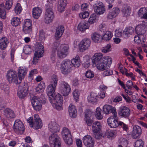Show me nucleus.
Masks as SVG:
<instances>
[{
	"mask_svg": "<svg viewBox=\"0 0 147 147\" xmlns=\"http://www.w3.org/2000/svg\"><path fill=\"white\" fill-rule=\"evenodd\" d=\"M57 81V76L53 75L51 77V84L47 88V94L50 102L54 108L57 110H61L62 109L63 97L59 94H55V90Z\"/></svg>",
	"mask_w": 147,
	"mask_h": 147,
	"instance_id": "f257e3e1",
	"label": "nucleus"
},
{
	"mask_svg": "<svg viewBox=\"0 0 147 147\" xmlns=\"http://www.w3.org/2000/svg\"><path fill=\"white\" fill-rule=\"evenodd\" d=\"M46 9L44 17V22L45 23L49 24L53 21L54 18V13L52 9L53 4L49 3L46 5Z\"/></svg>",
	"mask_w": 147,
	"mask_h": 147,
	"instance_id": "f03ea898",
	"label": "nucleus"
},
{
	"mask_svg": "<svg viewBox=\"0 0 147 147\" xmlns=\"http://www.w3.org/2000/svg\"><path fill=\"white\" fill-rule=\"evenodd\" d=\"M27 121L29 123L30 127H33L35 129L41 128L42 127V124L41 120L37 114L34 115L33 119L32 117H30L27 119Z\"/></svg>",
	"mask_w": 147,
	"mask_h": 147,
	"instance_id": "7ed1b4c3",
	"label": "nucleus"
},
{
	"mask_svg": "<svg viewBox=\"0 0 147 147\" xmlns=\"http://www.w3.org/2000/svg\"><path fill=\"white\" fill-rule=\"evenodd\" d=\"M112 63V59L107 56L104 58V60H102V62L98 63L95 64L98 69L103 71L109 68Z\"/></svg>",
	"mask_w": 147,
	"mask_h": 147,
	"instance_id": "20e7f679",
	"label": "nucleus"
},
{
	"mask_svg": "<svg viewBox=\"0 0 147 147\" xmlns=\"http://www.w3.org/2000/svg\"><path fill=\"white\" fill-rule=\"evenodd\" d=\"M73 67L72 63L70 60L67 59L63 61L61 67L62 73L64 74H68L71 71Z\"/></svg>",
	"mask_w": 147,
	"mask_h": 147,
	"instance_id": "39448f33",
	"label": "nucleus"
},
{
	"mask_svg": "<svg viewBox=\"0 0 147 147\" xmlns=\"http://www.w3.org/2000/svg\"><path fill=\"white\" fill-rule=\"evenodd\" d=\"M49 140L51 147H61V139L58 135L54 133L52 134Z\"/></svg>",
	"mask_w": 147,
	"mask_h": 147,
	"instance_id": "423d86ee",
	"label": "nucleus"
},
{
	"mask_svg": "<svg viewBox=\"0 0 147 147\" xmlns=\"http://www.w3.org/2000/svg\"><path fill=\"white\" fill-rule=\"evenodd\" d=\"M14 131L18 134H23L25 129V127L22 122L19 119L16 120L13 126Z\"/></svg>",
	"mask_w": 147,
	"mask_h": 147,
	"instance_id": "0eeeda50",
	"label": "nucleus"
},
{
	"mask_svg": "<svg viewBox=\"0 0 147 147\" xmlns=\"http://www.w3.org/2000/svg\"><path fill=\"white\" fill-rule=\"evenodd\" d=\"M31 102L32 105L34 109L36 111H39L42 107V103L45 104V101H42L40 98L36 96H34L31 99Z\"/></svg>",
	"mask_w": 147,
	"mask_h": 147,
	"instance_id": "6e6552de",
	"label": "nucleus"
},
{
	"mask_svg": "<svg viewBox=\"0 0 147 147\" xmlns=\"http://www.w3.org/2000/svg\"><path fill=\"white\" fill-rule=\"evenodd\" d=\"M28 86L27 84H23L19 86L18 95L20 98L23 99L28 94Z\"/></svg>",
	"mask_w": 147,
	"mask_h": 147,
	"instance_id": "1a4fd4ad",
	"label": "nucleus"
},
{
	"mask_svg": "<svg viewBox=\"0 0 147 147\" xmlns=\"http://www.w3.org/2000/svg\"><path fill=\"white\" fill-rule=\"evenodd\" d=\"M7 78L10 83H13L16 84L20 83L19 80H18L16 72L10 70L7 72Z\"/></svg>",
	"mask_w": 147,
	"mask_h": 147,
	"instance_id": "9d476101",
	"label": "nucleus"
},
{
	"mask_svg": "<svg viewBox=\"0 0 147 147\" xmlns=\"http://www.w3.org/2000/svg\"><path fill=\"white\" fill-rule=\"evenodd\" d=\"M117 114L109 118L107 121L108 124L111 127L115 128L119 125V121L117 118Z\"/></svg>",
	"mask_w": 147,
	"mask_h": 147,
	"instance_id": "9b49d317",
	"label": "nucleus"
},
{
	"mask_svg": "<svg viewBox=\"0 0 147 147\" xmlns=\"http://www.w3.org/2000/svg\"><path fill=\"white\" fill-rule=\"evenodd\" d=\"M94 12L97 15L102 14L105 11L104 5L101 2H99L93 6Z\"/></svg>",
	"mask_w": 147,
	"mask_h": 147,
	"instance_id": "f8f14e48",
	"label": "nucleus"
},
{
	"mask_svg": "<svg viewBox=\"0 0 147 147\" xmlns=\"http://www.w3.org/2000/svg\"><path fill=\"white\" fill-rule=\"evenodd\" d=\"M60 89L61 93L64 96L68 95L71 90L69 85L64 81L61 82Z\"/></svg>",
	"mask_w": 147,
	"mask_h": 147,
	"instance_id": "ddd939ff",
	"label": "nucleus"
},
{
	"mask_svg": "<svg viewBox=\"0 0 147 147\" xmlns=\"http://www.w3.org/2000/svg\"><path fill=\"white\" fill-rule=\"evenodd\" d=\"M118 114L122 117L128 118L130 114V111L128 107L123 106L119 108Z\"/></svg>",
	"mask_w": 147,
	"mask_h": 147,
	"instance_id": "4468645a",
	"label": "nucleus"
},
{
	"mask_svg": "<svg viewBox=\"0 0 147 147\" xmlns=\"http://www.w3.org/2000/svg\"><path fill=\"white\" fill-rule=\"evenodd\" d=\"M91 41L90 39L84 38L81 42L79 45V48L81 51H83L87 49L90 47Z\"/></svg>",
	"mask_w": 147,
	"mask_h": 147,
	"instance_id": "2eb2a0df",
	"label": "nucleus"
},
{
	"mask_svg": "<svg viewBox=\"0 0 147 147\" xmlns=\"http://www.w3.org/2000/svg\"><path fill=\"white\" fill-rule=\"evenodd\" d=\"M83 142L85 146L87 147H93L94 142L90 136L87 135L84 136L83 139Z\"/></svg>",
	"mask_w": 147,
	"mask_h": 147,
	"instance_id": "dca6fc26",
	"label": "nucleus"
},
{
	"mask_svg": "<svg viewBox=\"0 0 147 147\" xmlns=\"http://www.w3.org/2000/svg\"><path fill=\"white\" fill-rule=\"evenodd\" d=\"M102 111L103 113L106 115L111 113H112L113 115L117 114L115 108L109 105H106L104 106L103 107Z\"/></svg>",
	"mask_w": 147,
	"mask_h": 147,
	"instance_id": "f3484780",
	"label": "nucleus"
},
{
	"mask_svg": "<svg viewBox=\"0 0 147 147\" xmlns=\"http://www.w3.org/2000/svg\"><path fill=\"white\" fill-rule=\"evenodd\" d=\"M101 53L95 54L92 58V61L94 64L102 62V60H104V59Z\"/></svg>",
	"mask_w": 147,
	"mask_h": 147,
	"instance_id": "a211bd4d",
	"label": "nucleus"
},
{
	"mask_svg": "<svg viewBox=\"0 0 147 147\" xmlns=\"http://www.w3.org/2000/svg\"><path fill=\"white\" fill-rule=\"evenodd\" d=\"M142 133V129L138 126H135L133 127L132 132V136L134 139H136L140 136Z\"/></svg>",
	"mask_w": 147,
	"mask_h": 147,
	"instance_id": "6ab92c4d",
	"label": "nucleus"
},
{
	"mask_svg": "<svg viewBox=\"0 0 147 147\" xmlns=\"http://www.w3.org/2000/svg\"><path fill=\"white\" fill-rule=\"evenodd\" d=\"M49 130L52 132H59L60 129L59 125L54 121L51 122L49 125Z\"/></svg>",
	"mask_w": 147,
	"mask_h": 147,
	"instance_id": "aec40b11",
	"label": "nucleus"
},
{
	"mask_svg": "<svg viewBox=\"0 0 147 147\" xmlns=\"http://www.w3.org/2000/svg\"><path fill=\"white\" fill-rule=\"evenodd\" d=\"M120 10L118 7L113 8L111 11L108 14L107 18L108 19H111L115 18L119 13Z\"/></svg>",
	"mask_w": 147,
	"mask_h": 147,
	"instance_id": "412c9836",
	"label": "nucleus"
},
{
	"mask_svg": "<svg viewBox=\"0 0 147 147\" xmlns=\"http://www.w3.org/2000/svg\"><path fill=\"white\" fill-rule=\"evenodd\" d=\"M122 15L123 17L129 16L131 13V9L127 4H123L122 5V9L121 10Z\"/></svg>",
	"mask_w": 147,
	"mask_h": 147,
	"instance_id": "4be33fe9",
	"label": "nucleus"
},
{
	"mask_svg": "<svg viewBox=\"0 0 147 147\" xmlns=\"http://www.w3.org/2000/svg\"><path fill=\"white\" fill-rule=\"evenodd\" d=\"M35 55H39L40 57L42 56L44 52L43 46L40 43L37 44L35 47Z\"/></svg>",
	"mask_w": 147,
	"mask_h": 147,
	"instance_id": "5701e85b",
	"label": "nucleus"
},
{
	"mask_svg": "<svg viewBox=\"0 0 147 147\" xmlns=\"http://www.w3.org/2000/svg\"><path fill=\"white\" fill-rule=\"evenodd\" d=\"M27 72V69L25 67H19L18 72L19 82H21L22 80L24 78Z\"/></svg>",
	"mask_w": 147,
	"mask_h": 147,
	"instance_id": "b1692460",
	"label": "nucleus"
},
{
	"mask_svg": "<svg viewBox=\"0 0 147 147\" xmlns=\"http://www.w3.org/2000/svg\"><path fill=\"white\" fill-rule=\"evenodd\" d=\"M68 112L70 116L73 118L76 117L77 111L75 106L72 104H70L68 108Z\"/></svg>",
	"mask_w": 147,
	"mask_h": 147,
	"instance_id": "393cba45",
	"label": "nucleus"
},
{
	"mask_svg": "<svg viewBox=\"0 0 147 147\" xmlns=\"http://www.w3.org/2000/svg\"><path fill=\"white\" fill-rule=\"evenodd\" d=\"M135 30L138 34H144L146 30V26L144 24H140L137 26Z\"/></svg>",
	"mask_w": 147,
	"mask_h": 147,
	"instance_id": "a878e982",
	"label": "nucleus"
},
{
	"mask_svg": "<svg viewBox=\"0 0 147 147\" xmlns=\"http://www.w3.org/2000/svg\"><path fill=\"white\" fill-rule=\"evenodd\" d=\"M134 29L132 27H129L125 28L123 31V35L124 37L127 38L134 32Z\"/></svg>",
	"mask_w": 147,
	"mask_h": 147,
	"instance_id": "bb28decb",
	"label": "nucleus"
},
{
	"mask_svg": "<svg viewBox=\"0 0 147 147\" xmlns=\"http://www.w3.org/2000/svg\"><path fill=\"white\" fill-rule=\"evenodd\" d=\"M67 0H59L58 4V10L60 12L63 11L66 5Z\"/></svg>",
	"mask_w": 147,
	"mask_h": 147,
	"instance_id": "cd10ccee",
	"label": "nucleus"
},
{
	"mask_svg": "<svg viewBox=\"0 0 147 147\" xmlns=\"http://www.w3.org/2000/svg\"><path fill=\"white\" fill-rule=\"evenodd\" d=\"M5 115L8 118H13L15 117V115L13 111L9 108H6L4 110Z\"/></svg>",
	"mask_w": 147,
	"mask_h": 147,
	"instance_id": "c85d7f7f",
	"label": "nucleus"
},
{
	"mask_svg": "<svg viewBox=\"0 0 147 147\" xmlns=\"http://www.w3.org/2000/svg\"><path fill=\"white\" fill-rule=\"evenodd\" d=\"M98 95L96 93L92 92L90 96L88 97V101L93 104H96L97 102Z\"/></svg>",
	"mask_w": 147,
	"mask_h": 147,
	"instance_id": "c756f323",
	"label": "nucleus"
},
{
	"mask_svg": "<svg viewBox=\"0 0 147 147\" xmlns=\"http://www.w3.org/2000/svg\"><path fill=\"white\" fill-rule=\"evenodd\" d=\"M9 43L8 39L5 37H2L0 39V48L2 50H4L7 47Z\"/></svg>",
	"mask_w": 147,
	"mask_h": 147,
	"instance_id": "7c9ffc66",
	"label": "nucleus"
},
{
	"mask_svg": "<svg viewBox=\"0 0 147 147\" xmlns=\"http://www.w3.org/2000/svg\"><path fill=\"white\" fill-rule=\"evenodd\" d=\"M78 29L80 31L83 32L86 29H88L89 27L88 24L85 22H81L78 24Z\"/></svg>",
	"mask_w": 147,
	"mask_h": 147,
	"instance_id": "2f4dec72",
	"label": "nucleus"
},
{
	"mask_svg": "<svg viewBox=\"0 0 147 147\" xmlns=\"http://www.w3.org/2000/svg\"><path fill=\"white\" fill-rule=\"evenodd\" d=\"M42 12V10L39 8L37 7L33 9L32 15L33 17L36 19H37L40 17Z\"/></svg>",
	"mask_w": 147,
	"mask_h": 147,
	"instance_id": "473e14b6",
	"label": "nucleus"
},
{
	"mask_svg": "<svg viewBox=\"0 0 147 147\" xmlns=\"http://www.w3.org/2000/svg\"><path fill=\"white\" fill-rule=\"evenodd\" d=\"M91 38L94 42L97 43L99 42L101 39L100 34L96 32H94L92 34Z\"/></svg>",
	"mask_w": 147,
	"mask_h": 147,
	"instance_id": "72a5a7b5",
	"label": "nucleus"
},
{
	"mask_svg": "<svg viewBox=\"0 0 147 147\" xmlns=\"http://www.w3.org/2000/svg\"><path fill=\"white\" fill-rule=\"evenodd\" d=\"M100 123L96 121L93 123L92 126V129L94 132L97 133L100 130L101 128Z\"/></svg>",
	"mask_w": 147,
	"mask_h": 147,
	"instance_id": "f704fd0d",
	"label": "nucleus"
},
{
	"mask_svg": "<svg viewBox=\"0 0 147 147\" xmlns=\"http://www.w3.org/2000/svg\"><path fill=\"white\" fill-rule=\"evenodd\" d=\"M0 17L3 19H5L6 17V12L4 5L3 4H0Z\"/></svg>",
	"mask_w": 147,
	"mask_h": 147,
	"instance_id": "c9c22d12",
	"label": "nucleus"
},
{
	"mask_svg": "<svg viewBox=\"0 0 147 147\" xmlns=\"http://www.w3.org/2000/svg\"><path fill=\"white\" fill-rule=\"evenodd\" d=\"M33 51V49L31 48V47L30 45L25 46L24 48L23 51L26 55H29Z\"/></svg>",
	"mask_w": 147,
	"mask_h": 147,
	"instance_id": "e433bc0d",
	"label": "nucleus"
},
{
	"mask_svg": "<svg viewBox=\"0 0 147 147\" xmlns=\"http://www.w3.org/2000/svg\"><path fill=\"white\" fill-rule=\"evenodd\" d=\"M61 134L63 138H65L67 136L71 135L69 129L66 127H64L61 132Z\"/></svg>",
	"mask_w": 147,
	"mask_h": 147,
	"instance_id": "4c0bfd02",
	"label": "nucleus"
},
{
	"mask_svg": "<svg viewBox=\"0 0 147 147\" xmlns=\"http://www.w3.org/2000/svg\"><path fill=\"white\" fill-rule=\"evenodd\" d=\"M112 37V35L111 32H106L103 35L102 39L106 41L110 40Z\"/></svg>",
	"mask_w": 147,
	"mask_h": 147,
	"instance_id": "58836bf2",
	"label": "nucleus"
},
{
	"mask_svg": "<svg viewBox=\"0 0 147 147\" xmlns=\"http://www.w3.org/2000/svg\"><path fill=\"white\" fill-rule=\"evenodd\" d=\"M20 19L17 17H14L11 20V24L13 26H17L20 24Z\"/></svg>",
	"mask_w": 147,
	"mask_h": 147,
	"instance_id": "ea45409f",
	"label": "nucleus"
},
{
	"mask_svg": "<svg viewBox=\"0 0 147 147\" xmlns=\"http://www.w3.org/2000/svg\"><path fill=\"white\" fill-rule=\"evenodd\" d=\"M98 19L96 18V16L94 14L91 15L89 18L88 22L89 24H92L98 21Z\"/></svg>",
	"mask_w": 147,
	"mask_h": 147,
	"instance_id": "a19ab883",
	"label": "nucleus"
},
{
	"mask_svg": "<svg viewBox=\"0 0 147 147\" xmlns=\"http://www.w3.org/2000/svg\"><path fill=\"white\" fill-rule=\"evenodd\" d=\"M14 9L15 13L17 14H20L22 10V8L19 3L16 4Z\"/></svg>",
	"mask_w": 147,
	"mask_h": 147,
	"instance_id": "79ce46f5",
	"label": "nucleus"
},
{
	"mask_svg": "<svg viewBox=\"0 0 147 147\" xmlns=\"http://www.w3.org/2000/svg\"><path fill=\"white\" fill-rule=\"evenodd\" d=\"M65 142L68 145H70L72 144L73 140L71 135H69L65 138H63Z\"/></svg>",
	"mask_w": 147,
	"mask_h": 147,
	"instance_id": "37998d69",
	"label": "nucleus"
},
{
	"mask_svg": "<svg viewBox=\"0 0 147 147\" xmlns=\"http://www.w3.org/2000/svg\"><path fill=\"white\" fill-rule=\"evenodd\" d=\"M116 134V132L115 131L108 130L107 131L106 134L108 138H110L114 137Z\"/></svg>",
	"mask_w": 147,
	"mask_h": 147,
	"instance_id": "c03bdc74",
	"label": "nucleus"
},
{
	"mask_svg": "<svg viewBox=\"0 0 147 147\" xmlns=\"http://www.w3.org/2000/svg\"><path fill=\"white\" fill-rule=\"evenodd\" d=\"M73 66H74L76 67H78L80 65V60L79 59H73L71 61Z\"/></svg>",
	"mask_w": 147,
	"mask_h": 147,
	"instance_id": "a18cd8bd",
	"label": "nucleus"
},
{
	"mask_svg": "<svg viewBox=\"0 0 147 147\" xmlns=\"http://www.w3.org/2000/svg\"><path fill=\"white\" fill-rule=\"evenodd\" d=\"M101 109L100 108H97L95 113V115L97 118L98 119H101L103 118V116L101 115Z\"/></svg>",
	"mask_w": 147,
	"mask_h": 147,
	"instance_id": "49530a36",
	"label": "nucleus"
},
{
	"mask_svg": "<svg viewBox=\"0 0 147 147\" xmlns=\"http://www.w3.org/2000/svg\"><path fill=\"white\" fill-rule=\"evenodd\" d=\"M85 118H91L93 115V112L89 109H86L84 112Z\"/></svg>",
	"mask_w": 147,
	"mask_h": 147,
	"instance_id": "de8ad7c7",
	"label": "nucleus"
},
{
	"mask_svg": "<svg viewBox=\"0 0 147 147\" xmlns=\"http://www.w3.org/2000/svg\"><path fill=\"white\" fill-rule=\"evenodd\" d=\"M111 49V45H110L108 44L102 48V51L103 53H106L110 51Z\"/></svg>",
	"mask_w": 147,
	"mask_h": 147,
	"instance_id": "09e8293b",
	"label": "nucleus"
},
{
	"mask_svg": "<svg viewBox=\"0 0 147 147\" xmlns=\"http://www.w3.org/2000/svg\"><path fill=\"white\" fill-rule=\"evenodd\" d=\"M5 7L7 10H8L11 7L13 4L12 0H5Z\"/></svg>",
	"mask_w": 147,
	"mask_h": 147,
	"instance_id": "8fccbe9b",
	"label": "nucleus"
},
{
	"mask_svg": "<svg viewBox=\"0 0 147 147\" xmlns=\"http://www.w3.org/2000/svg\"><path fill=\"white\" fill-rule=\"evenodd\" d=\"M147 11V9L145 7H142L140 8L138 11V14L139 16L142 17L145 13Z\"/></svg>",
	"mask_w": 147,
	"mask_h": 147,
	"instance_id": "3c124183",
	"label": "nucleus"
},
{
	"mask_svg": "<svg viewBox=\"0 0 147 147\" xmlns=\"http://www.w3.org/2000/svg\"><path fill=\"white\" fill-rule=\"evenodd\" d=\"M45 39V34L43 30H41L39 32V40L41 41L44 40Z\"/></svg>",
	"mask_w": 147,
	"mask_h": 147,
	"instance_id": "603ef678",
	"label": "nucleus"
},
{
	"mask_svg": "<svg viewBox=\"0 0 147 147\" xmlns=\"http://www.w3.org/2000/svg\"><path fill=\"white\" fill-rule=\"evenodd\" d=\"M144 142L141 140H137L135 143L134 147H143Z\"/></svg>",
	"mask_w": 147,
	"mask_h": 147,
	"instance_id": "864d4df0",
	"label": "nucleus"
},
{
	"mask_svg": "<svg viewBox=\"0 0 147 147\" xmlns=\"http://www.w3.org/2000/svg\"><path fill=\"white\" fill-rule=\"evenodd\" d=\"M58 56L60 58H62L65 57L66 56V53L65 52L61 50L60 49L58 50L57 52Z\"/></svg>",
	"mask_w": 147,
	"mask_h": 147,
	"instance_id": "5fc2aeb1",
	"label": "nucleus"
},
{
	"mask_svg": "<svg viewBox=\"0 0 147 147\" xmlns=\"http://www.w3.org/2000/svg\"><path fill=\"white\" fill-rule=\"evenodd\" d=\"M69 49V46L67 45H61L59 49L65 52L66 53L68 51Z\"/></svg>",
	"mask_w": 147,
	"mask_h": 147,
	"instance_id": "6e6d98bb",
	"label": "nucleus"
},
{
	"mask_svg": "<svg viewBox=\"0 0 147 147\" xmlns=\"http://www.w3.org/2000/svg\"><path fill=\"white\" fill-rule=\"evenodd\" d=\"M89 16V13L88 12L86 11L80 13L79 14L80 17L82 19H85L88 17Z\"/></svg>",
	"mask_w": 147,
	"mask_h": 147,
	"instance_id": "4d7b16f0",
	"label": "nucleus"
},
{
	"mask_svg": "<svg viewBox=\"0 0 147 147\" xmlns=\"http://www.w3.org/2000/svg\"><path fill=\"white\" fill-rule=\"evenodd\" d=\"M85 76L86 77L89 78H91L94 77V74L91 71H88L86 72Z\"/></svg>",
	"mask_w": 147,
	"mask_h": 147,
	"instance_id": "13d9d810",
	"label": "nucleus"
},
{
	"mask_svg": "<svg viewBox=\"0 0 147 147\" xmlns=\"http://www.w3.org/2000/svg\"><path fill=\"white\" fill-rule=\"evenodd\" d=\"M23 32L25 34H29L32 32V27H23Z\"/></svg>",
	"mask_w": 147,
	"mask_h": 147,
	"instance_id": "bf43d9fd",
	"label": "nucleus"
},
{
	"mask_svg": "<svg viewBox=\"0 0 147 147\" xmlns=\"http://www.w3.org/2000/svg\"><path fill=\"white\" fill-rule=\"evenodd\" d=\"M31 21L30 19H27L24 22V27H32Z\"/></svg>",
	"mask_w": 147,
	"mask_h": 147,
	"instance_id": "052dcab7",
	"label": "nucleus"
},
{
	"mask_svg": "<svg viewBox=\"0 0 147 147\" xmlns=\"http://www.w3.org/2000/svg\"><path fill=\"white\" fill-rule=\"evenodd\" d=\"M63 34H61L59 30L56 29L55 34V38L56 40H59L62 36Z\"/></svg>",
	"mask_w": 147,
	"mask_h": 147,
	"instance_id": "680f3d73",
	"label": "nucleus"
},
{
	"mask_svg": "<svg viewBox=\"0 0 147 147\" xmlns=\"http://www.w3.org/2000/svg\"><path fill=\"white\" fill-rule=\"evenodd\" d=\"M39 55H35L34 54V57L33 60L32 61L33 63V64H36L38 62V58H39L41 57L42 56H39Z\"/></svg>",
	"mask_w": 147,
	"mask_h": 147,
	"instance_id": "e2e57ef3",
	"label": "nucleus"
},
{
	"mask_svg": "<svg viewBox=\"0 0 147 147\" xmlns=\"http://www.w3.org/2000/svg\"><path fill=\"white\" fill-rule=\"evenodd\" d=\"M91 60L88 59L83 64V66L86 68H88L90 65Z\"/></svg>",
	"mask_w": 147,
	"mask_h": 147,
	"instance_id": "0e129e2a",
	"label": "nucleus"
},
{
	"mask_svg": "<svg viewBox=\"0 0 147 147\" xmlns=\"http://www.w3.org/2000/svg\"><path fill=\"white\" fill-rule=\"evenodd\" d=\"M123 34L122 30L121 29H119L118 30H116L115 31V35L116 36L118 37H120Z\"/></svg>",
	"mask_w": 147,
	"mask_h": 147,
	"instance_id": "69168bd1",
	"label": "nucleus"
},
{
	"mask_svg": "<svg viewBox=\"0 0 147 147\" xmlns=\"http://www.w3.org/2000/svg\"><path fill=\"white\" fill-rule=\"evenodd\" d=\"M84 119L86 123L89 126H91L93 122L91 118H85Z\"/></svg>",
	"mask_w": 147,
	"mask_h": 147,
	"instance_id": "338daca9",
	"label": "nucleus"
},
{
	"mask_svg": "<svg viewBox=\"0 0 147 147\" xmlns=\"http://www.w3.org/2000/svg\"><path fill=\"white\" fill-rule=\"evenodd\" d=\"M113 74V71L110 69L107 70L104 72L103 75L104 76L111 75Z\"/></svg>",
	"mask_w": 147,
	"mask_h": 147,
	"instance_id": "774afa93",
	"label": "nucleus"
}]
</instances>
